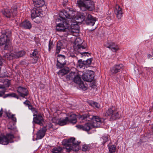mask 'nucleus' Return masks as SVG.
<instances>
[{
    "mask_svg": "<svg viewBox=\"0 0 153 153\" xmlns=\"http://www.w3.org/2000/svg\"><path fill=\"white\" fill-rule=\"evenodd\" d=\"M7 116L9 118H11L12 120L16 122V117L14 116V115L13 114H7Z\"/></svg>",
    "mask_w": 153,
    "mask_h": 153,
    "instance_id": "38",
    "label": "nucleus"
},
{
    "mask_svg": "<svg viewBox=\"0 0 153 153\" xmlns=\"http://www.w3.org/2000/svg\"><path fill=\"white\" fill-rule=\"evenodd\" d=\"M38 51L37 49H35L33 52L32 54H31V57L36 56V55L38 54Z\"/></svg>",
    "mask_w": 153,
    "mask_h": 153,
    "instance_id": "41",
    "label": "nucleus"
},
{
    "mask_svg": "<svg viewBox=\"0 0 153 153\" xmlns=\"http://www.w3.org/2000/svg\"><path fill=\"white\" fill-rule=\"evenodd\" d=\"M77 5L82 11H92L94 9V2L91 0H78L77 1Z\"/></svg>",
    "mask_w": 153,
    "mask_h": 153,
    "instance_id": "4",
    "label": "nucleus"
},
{
    "mask_svg": "<svg viewBox=\"0 0 153 153\" xmlns=\"http://www.w3.org/2000/svg\"><path fill=\"white\" fill-rule=\"evenodd\" d=\"M68 0H63V5L65 7L66 6V3L68 2Z\"/></svg>",
    "mask_w": 153,
    "mask_h": 153,
    "instance_id": "48",
    "label": "nucleus"
},
{
    "mask_svg": "<svg viewBox=\"0 0 153 153\" xmlns=\"http://www.w3.org/2000/svg\"><path fill=\"white\" fill-rule=\"evenodd\" d=\"M56 67L57 68L60 69L64 67L66 64L65 56L63 55L59 54L57 56Z\"/></svg>",
    "mask_w": 153,
    "mask_h": 153,
    "instance_id": "9",
    "label": "nucleus"
},
{
    "mask_svg": "<svg viewBox=\"0 0 153 153\" xmlns=\"http://www.w3.org/2000/svg\"><path fill=\"white\" fill-rule=\"evenodd\" d=\"M33 116L34 117L36 116L33 119V121L34 122L40 125L43 124L42 122H43V120L42 115L39 114L38 115L34 114Z\"/></svg>",
    "mask_w": 153,
    "mask_h": 153,
    "instance_id": "16",
    "label": "nucleus"
},
{
    "mask_svg": "<svg viewBox=\"0 0 153 153\" xmlns=\"http://www.w3.org/2000/svg\"><path fill=\"white\" fill-rule=\"evenodd\" d=\"M14 58H18L23 56L25 54V52L24 51H21L17 52L14 53Z\"/></svg>",
    "mask_w": 153,
    "mask_h": 153,
    "instance_id": "27",
    "label": "nucleus"
},
{
    "mask_svg": "<svg viewBox=\"0 0 153 153\" xmlns=\"http://www.w3.org/2000/svg\"><path fill=\"white\" fill-rule=\"evenodd\" d=\"M2 114V111H0V117L1 116Z\"/></svg>",
    "mask_w": 153,
    "mask_h": 153,
    "instance_id": "51",
    "label": "nucleus"
},
{
    "mask_svg": "<svg viewBox=\"0 0 153 153\" xmlns=\"http://www.w3.org/2000/svg\"><path fill=\"white\" fill-rule=\"evenodd\" d=\"M116 79L119 84H121L123 83V77L120 75H117V76Z\"/></svg>",
    "mask_w": 153,
    "mask_h": 153,
    "instance_id": "36",
    "label": "nucleus"
},
{
    "mask_svg": "<svg viewBox=\"0 0 153 153\" xmlns=\"http://www.w3.org/2000/svg\"><path fill=\"white\" fill-rule=\"evenodd\" d=\"M81 75L75 72H71L66 76L67 80H73L74 82L77 84L80 83L82 81L80 77Z\"/></svg>",
    "mask_w": 153,
    "mask_h": 153,
    "instance_id": "8",
    "label": "nucleus"
},
{
    "mask_svg": "<svg viewBox=\"0 0 153 153\" xmlns=\"http://www.w3.org/2000/svg\"><path fill=\"white\" fill-rule=\"evenodd\" d=\"M109 151L110 153H113L116 150V147L114 145L109 146L108 145Z\"/></svg>",
    "mask_w": 153,
    "mask_h": 153,
    "instance_id": "33",
    "label": "nucleus"
},
{
    "mask_svg": "<svg viewBox=\"0 0 153 153\" xmlns=\"http://www.w3.org/2000/svg\"><path fill=\"white\" fill-rule=\"evenodd\" d=\"M84 61L83 62H79V67L80 68H83L84 69L85 67V65L84 64Z\"/></svg>",
    "mask_w": 153,
    "mask_h": 153,
    "instance_id": "40",
    "label": "nucleus"
},
{
    "mask_svg": "<svg viewBox=\"0 0 153 153\" xmlns=\"http://www.w3.org/2000/svg\"><path fill=\"white\" fill-rule=\"evenodd\" d=\"M78 84L79 88L82 90L85 91L87 89V85L86 84H84L83 81H82L80 82V83H79Z\"/></svg>",
    "mask_w": 153,
    "mask_h": 153,
    "instance_id": "30",
    "label": "nucleus"
},
{
    "mask_svg": "<svg viewBox=\"0 0 153 153\" xmlns=\"http://www.w3.org/2000/svg\"><path fill=\"white\" fill-rule=\"evenodd\" d=\"M5 136L7 137L8 140V143H9L10 140L12 139L14 137L13 134H7Z\"/></svg>",
    "mask_w": 153,
    "mask_h": 153,
    "instance_id": "39",
    "label": "nucleus"
},
{
    "mask_svg": "<svg viewBox=\"0 0 153 153\" xmlns=\"http://www.w3.org/2000/svg\"><path fill=\"white\" fill-rule=\"evenodd\" d=\"M62 150V149L60 147H57L53 148L52 151L53 153H61Z\"/></svg>",
    "mask_w": 153,
    "mask_h": 153,
    "instance_id": "29",
    "label": "nucleus"
},
{
    "mask_svg": "<svg viewBox=\"0 0 153 153\" xmlns=\"http://www.w3.org/2000/svg\"><path fill=\"white\" fill-rule=\"evenodd\" d=\"M106 116H110V119L111 120H115L117 118H119L120 117L118 112L114 107H112L109 108L107 110L105 113Z\"/></svg>",
    "mask_w": 153,
    "mask_h": 153,
    "instance_id": "7",
    "label": "nucleus"
},
{
    "mask_svg": "<svg viewBox=\"0 0 153 153\" xmlns=\"http://www.w3.org/2000/svg\"><path fill=\"white\" fill-rule=\"evenodd\" d=\"M92 59H88L85 61H84V64L85 65V67L87 68L90 66L92 62Z\"/></svg>",
    "mask_w": 153,
    "mask_h": 153,
    "instance_id": "35",
    "label": "nucleus"
},
{
    "mask_svg": "<svg viewBox=\"0 0 153 153\" xmlns=\"http://www.w3.org/2000/svg\"><path fill=\"white\" fill-rule=\"evenodd\" d=\"M0 97H2L5 93L6 89L4 87H0Z\"/></svg>",
    "mask_w": 153,
    "mask_h": 153,
    "instance_id": "37",
    "label": "nucleus"
},
{
    "mask_svg": "<svg viewBox=\"0 0 153 153\" xmlns=\"http://www.w3.org/2000/svg\"><path fill=\"white\" fill-rule=\"evenodd\" d=\"M91 105L92 106L94 107H96L97 108H99V105L97 102H93L91 103Z\"/></svg>",
    "mask_w": 153,
    "mask_h": 153,
    "instance_id": "43",
    "label": "nucleus"
},
{
    "mask_svg": "<svg viewBox=\"0 0 153 153\" xmlns=\"http://www.w3.org/2000/svg\"><path fill=\"white\" fill-rule=\"evenodd\" d=\"M87 47V45L85 42H82V40L80 38H76L74 42V48L75 53L78 54L80 53L81 55L85 56L88 54V52H82Z\"/></svg>",
    "mask_w": 153,
    "mask_h": 153,
    "instance_id": "3",
    "label": "nucleus"
},
{
    "mask_svg": "<svg viewBox=\"0 0 153 153\" xmlns=\"http://www.w3.org/2000/svg\"><path fill=\"white\" fill-rule=\"evenodd\" d=\"M30 102L29 101L27 100L25 102H24V104L25 105H26L28 106L29 108L31 107L32 106L30 104Z\"/></svg>",
    "mask_w": 153,
    "mask_h": 153,
    "instance_id": "44",
    "label": "nucleus"
},
{
    "mask_svg": "<svg viewBox=\"0 0 153 153\" xmlns=\"http://www.w3.org/2000/svg\"><path fill=\"white\" fill-rule=\"evenodd\" d=\"M12 12L10 11L9 9H5L1 11V12L2 14L7 18H10L11 17L12 14Z\"/></svg>",
    "mask_w": 153,
    "mask_h": 153,
    "instance_id": "25",
    "label": "nucleus"
},
{
    "mask_svg": "<svg viewBox=\"0 0 153 153\" xmlns=\"http://www.w3.org/2000/svg\"><path fill=\"white\" fill-rule=\"evenodd\" d=\"M65 47L62 43L60 42H58L56 45V53L58 54L61 49L64 48Z\"/></svg>",
    "mask_w": 153,
    "mask_h": 153,
    "instance_id": "23",
    "label": "nucleus"
},
{
    "mask_svg": "<svg viewBox=\"0 0 153 153\" xmlns=\"http://www.w3.org/2000/svg\"><path fill=\"white\" fill-rule=\"evenodd\" d=\"M152 130H153V126H152Z\"/></svg>",
    "mask_w": 153,
    "mask_h": 153,
    "instance_id": "54",
    "label": "nucleus"
},
{
    "mask_svg": "<svg viewBox=\"0 0 153 153\" xmlns=\"http://www.w3.org/2000/svg\"><path fill=\"white\" fill-rule=\"evenodd\" d=\"M123 66L122 64L115 65L112 67L110 70V71L112 74H116L120 72L123 68Z\"/></svg>",
    "mask_w": 153,
    "mask_h": 153,
    "instance_id": "14",
    "label": "nucleus"
},
{
    "mask_svg": "<svg viewBox=\"0 0 153 153\" xmlns=\"http://www.w3.org/2000/svg\"><path fill=\"white\" fill-rule=\"evenodd\" d=\"M44 4V2L42 0L34 2V4L36 8H39V7H42Z\"/></svg>",
    "mask_w": 153,
    "mask_h": 153,
    "instance_id": "28",
    "label": "nucleus"
},
{
    "mask_svg": "<svg viewBox=\"0 0 153 153\" xmlns=\"http://www.w3.org/2000/svg\"><path fill=\"white\" fill-rule=\"evenodd\" d=\"M152 57V56L150 54H149L148 55V58H151Z\"/></svg>",
    "mask_w": 153,
    "mask_h": 153,
    "instance_id": "50",
    "label": "nucleus"
},
{
    "mask_svg": "<svg viewBox=\"0 0 153 153\" xmlns=\"http://www.w3.org/2000/svg\"><path fill=\"white\" fill-rule=\"evenodd\" d=\"M86 18V16L83 13H80L75 17V19L78 21V22H81L84 21Z\"/></svg>",
    "mask_w": 153,
    "mask_h": 153,
    "instance_id": "21",
    "label": "nucleus"
},
{
    "mask_svg": "<svg viewBox=\"0 0 153 153\" xmlns=\"http://www.w3.org/2000/svg\"><path fill=\"white\" fill-rule=\"evenodd\" d=\"M114 12L117 19H120L123 13L122 9L120 6L116 4L114 8Z\"/></svg>",
    "mask_w": 153,
    "mask_h": 153,
    "instance_id": "12",
    "label": "nucleus"
},
{
    "mask_svg": "<svg viewBox=\"0 0 153 153\" xmlns=\"http://www.w3.org/2000/svg\"><path fill=\"white\" fill-rule=\"evenodd\" d=\"M11 31L9 30H6L2 33L0 36V46L5 45L4 49L7 50L10 46V43L9 40Z\"/></svg>",
    "mask_w": 153,
    "mask_h": 153,
    "instance_id": "5",
    "label": "nucleus"
},
{
    "mask_svg": "<svg viewBox=\"0 0 153 153\" xmlns=\"http://www.w3.org/2000/svg\"><path fill=\"white\" fill-rule=\"evenodd\" d=\"M67 117L69 119L71 120V122H69L70 123L74 124L76 123L77 122L76 115L74 114L73 113H71L68 114L67 115Z\"/></svg>",
    "mask_w": 153,
    "mask_h": 153,
    "instance_id": "18",
    "label": "nucleus"
},
{
    "mask_svg": "<svg viewBox=\"0 0 153 153\" xmlns=\"http://www.w3.org/2000/svg\"><path fill=\"white\" fill-rule=\"evenodd\" d=\"M42 15L41 10L39 8L34 7L31 11V17L33 20L36 17H41Z\"/></svg>",
    "mask_w": 153,
    "mask_h": 153,
    "instance_id": "10",
    "label": "nucleus"
},
{
    "mask_svg": "<svg viewBox=\"0 0 153 153\" xmlns=\"http://www.w3.org/2000/svg\"><path fill=\"white\" fill-rule=\"evenodd\" d=\"M69 68H65L59 71L58 72V74L61 76H63L68 72Z\"/></svg>",
    "mask_w": 153,
    "mask_h": 153,
    "instance_id": "24",
    "label": "nucleus"
},
{
    "mask_svg": "<svg viewBox=\"0 0 153 153\" xmlns=\"http://www.w3.org/2000/svg\"><path fill=\"white\" fill-rule=\"evenodd\" d=\"M53 42L51 41H50L49 42V43L48 45V50L49 51H50L51 49L53 48Z\"/></svg>",
    "mask_w": 153,
    "mask_h": 153,
    "instance_id": "42",
    "label": "nucleus"
},
{
    "mask_svg": "<svg viewBox=\"0 0 153 153\" xmlns=\"http://www.w3.org/2000/svg\"><path fill=\"white\" fill-rule=\"evenodd\" d=\"M82 150L83 151H86L90 150V146L88 145L85 144L82 146Z\"/></svg>",
    "mask_w": 153,
    "mask_h": 153,
    "instance_id": "34",
    "label": "nucleus"
},
{
    "mask_svg": "<svg viewBox=\"0 0 153 153\" xmlns=\"http://www.w3.org/2000/svg\"><path fill=\"white\" fill-rule=\"evenodd\" d=\"M71 121V120L69 119L67 117L64 118H61L59 120L58 124L61 126H64L69 123V122Z\"/></svg>",
    "mask_w": 153,
    "mask_h": 153,
    "instance_id": "20",
    "label": "nucleus"
},
{
    "mask_svg": "<svg viewBox=\"0 0 153 153\" xmlns=\"http://www.w3.org/2000/svg\"><path fill=\"white\" fill-rule=\"evenodd\" d=\"M79 118L81 120L91 121L85 123L84 126L81 125L76 126V127L77 128L86 131H88L93 128L99 127L102 123L104 121L103 119L98 116L89 115V114L80 115ZM82 122H83V121H82Z\"/></svg>",
    "mask_w": 153,
    "mask_h": 153,
    "instance_id": "2",
    "label": "nucleus"
},
{
    "mask_svg": "<svg viewBox=\"0 0 153 153\" xmlns=\"http://www.w3.org/2000/svg\"><path fill=\"white\" fill-rule=\"evenodd\" d=\"M10 97H14L17 98V99H19V97L15 93H12L11 94Z\"/></svg>",
    "mask_w": 153,
    "mask_h": 153,
    "instance_id": "46",
    "label": "nucleus"
},
{
    "mask_svg": "<svg viewBox=\"0 0 153 153\" xmlns=\"http://www.w3.org/2000/svg\"><path fill=\"white\" fill-rule=\"evenodd\" d=\"M16 11H17L16 9L14 10V13L15 14H16Z\"/></svg>",
    "mask_w": 153,
    "mask_h": 153,
    "instance_id": "52",
    "label": "nucleus"
},
{
    "mask_svg": "<svg viewBox=\"0 0 153 153\" xmlns=\"http://www.w3.org/2000/svg\"><path fill=\"white\" fill-rule=\"evenodd\" d=\"M39 59V57L38 56H36L33 59L35 61V62H33V63H36V62L38 61Z\"/></svg>",
    "mask_w": 153,
    "mask_h": 153,
    "instance_id": "47",
    "label": "nucleus"
},
{
    "mask_svg": "<svg viewBox=\"0 0 153 153\" xmlns=\"http://www.w3.org/2000/svg\"><path fill=\"white\" fill-rule=\"evenodd\" d=\"M86 18L85 21L87 25L93 26L96 21V19L88 13H86Z\"/></svg>",
    "mask_w": 153,
    "mask_h": 153,
    "instance_id": "13",
    "label": "nucleus"
},
{
    "mask_svg": "<svg viewBox=\"0 0 153 153\" xmlns=\"http://www.w3.org/2000/svg\"><path fill=\"white\" fill-rule=\"evenodd\" d=\"M11 95V94H6L3 97L4 98H5L7 97H10Z\"/></svg>",
    "mask_w": 153,
    "mask_h": 153,
    "instance_id": "49",
    "label": "nucleus"
},
{
    "mask_svg": "<svg viewBox=\"0 0 153 153\" xmlns=\"http://www.w3.org/2000/svg\"><path fill=\"white\" fill-rule=\"evenodd\" d=\"M109 138V136L108 135H104L101 138V140L102 141V143L104 144L108 140Z\"/></svg>",
    "mask_w": 153,
    "mask_h": 153,
    "instance_id": "32",
    "label": "nucleus"
},
{
    "mask_svg": "<svg viewBox=\"0 0 153 153\" xmlns=\"http://www.w3.org/2000/svg\"><path fill=\"white\" fill-rule=\"evenodd\" d=\"M91 71H87L86 73L82 75V77L84 80L91 82L94 78V75L91 74Z\"/></svg>",
    "mask_w": 153,
    "mask_h": 153,
    "instance_id": "11",
    "label": "nucleus"
},
{
    "mask_svg": "<svg viewBox=\"0 0 153 153\" xmlns=\"http://www.w3.org/2000/svg\"><path fill=\"white\" fill-rule=\"evenodd\" d=\"M17 91L20 96L24 98L28 94L27 90L25 88L21 87H19L17 88Z\"/></svg>",
    "mask_w": 153,
    "mask_h": 153,
    "instance_id": "15",
    "label": "nucleus"
},
{
    "mask_svg": "<svg viewBox=\"0 0 153 153\" xmlns=\"http://www.w3.org/2000/svg\"><path fill=\"white\" fill-rule=\"evenodd\" d=\"M75 11L70 9L63 10L60 11L59 13V17L62 19V22L59 23L56 27L57 31L64 32L71 25V31L72 33H78L79 31V26L75 23L70 25L74 17Z\"/></svg>",
    "mask_w": 153,
    "mask_h": 153,
    "instance_id": "1",
    "label": "nucleus"
},
{
    "mask_svg": "<svg viewBox=\"0 0 153 153\" xmlns=\"http://www.w3.org/2000/svg\"><path fill=\"white\" fill-rule=\"evenodd\" d=\"M21 26L25 28L30 29L32 25L29 21L26 20L22 23Z\"/></svg>",
    "mask_w": 153,
    "mask_h": 153,
    "instance_id": "22",
    "label": "nucleus"
},
{
    "mask_svg": "<svg viewBox=\"0 0 153 153\" xmlns=\"http://www.w3.org/2000/svg\"><path fill=\"white\" fill-rule=\"evenodd\" d=\"M35 113L36 114H37V111L36 110H35Z\"/></svg>",
    "mask_w": 153,
    "mask_h": 153,
    "instance_id": "53",
    "label": "nucleus"
},
{
    "mask_svg": "<svg viewBox=\"0 0 153 153\" xmlns=\"http://www.w3.org/2000/svg\"><path fill=\"white\" fill-rule=\"evenodd\" d=\"M80 142L77 141L75 139L72 137L68 141L67 146H66L67 152H69L71 150L77 151L79 150L78 145Z\"/></svg>",
    "mask_w": 153,
    "mask_h": 153,
    "instance_id": "6",
    "label": "nucleus"
},
{
    "mask_svg": "<svg viewBox=\"0 0 153 153\" xmlns=\"http://www.w3.org/2000/svg\"><path fill=\"white\" fill-rule=\"evenodd\" d=\"M52 121L53 123H54L56 124H58L59 120H57L56 118L55 117H54L52 118Z\"/></svg>",
    "mask_w": 153,
    "mask_h": 153,
    "instance_id": "45",
    "label": "nucleus"
},
{
    "mask_svg": "<svg viewBox=\"0 0 153 153\" xmlns=\"http://www.w3.org/2000/svg\"><path fill=\"white\" fill-rule=\"evenodd\" d=\"M107 48H110L113 52H116L119 50L118 46L114 42L110 43L108 45L106 46Z\"/></svg>",
    "mask_w": 153,
    "mask_h": 153,
    "instance_id": "17",
    "label": "nucleus"
},
{
    "mask_svg": "<svg viewBox=\"0 0 153 153\" xmlns=\"http://www.w3.org/2000/svg\"><path fill=\"white\" fill-rule=\"evenodd\" d=\"M4 56L5 57L7 58V59L10 60L14 58V53H7L4 54Z\"/></svg>",
    "mask_w": 153,
    "mask_h": 153,
    "instance_id": "31",
    "label": "nucleus"
},
{
    "mask_svg": "<svg viewBox=\"0 0 153 153\" xmlns=\"http://www.w3.org/2000/svg\"><path fill=\"white\" fill-rule=\"evenodd\" d=\"M46 131L45 128L44 127L39 130L37 133V138L38 139L42 138L45 136V133Z\"/></svg>",
    "mask_w": 153,
    "mask_h": 153,
    "instance_id": "19",
    "label": "nucleus"
},
{
    "mask_svg": "<svg viewBox=\"0 0 153 153\" xmlns=\"http://www.w3.org/2000/svg\"><path fill=\"white\" fill-rule=\"evenodd\" d=\"M8 143V140L5 136L0 137V144L6 145Z\"/></svg>",
    "mask_w": 153,
    "mask_h": 153,
    "instance_id": "26",
    "label": "nucleus"
}]
</instances>
